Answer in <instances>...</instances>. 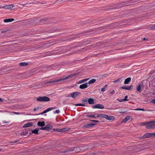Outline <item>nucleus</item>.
I'll use <instances>...</instances> for the list:
<instances>
[{"label":"nucleus","mask_w":155,"mask_h":155,"mask_svg":"<svg viewBox=\"0 0 155 155\" xmlns=\"http://www.w3.org/2000/svg\"><path fill=\"white\" fill-rule=\"evenodd\" d=\"M74 105L76 106H82L84 107L85 106V104H81V103L77 104H74Z\"/></svg>","instance_id":"obj_30"},{"label":"nucleus","mask_w":155,"mask_h":155,"mask_svg":"<svg viewBox=\"0 0 155 155\" xmlns=\"http://www.w3.org/2000/svg\"><path fill=\"white\" fill-rule=\"evenodd\" d=\"M37 101L40 102H47L50 101L49 97L46 96H39L36 99Z\"/></svg>","instance_id":"obj_2"},{"label":"nucleus","mask_w":155,"mask_h":155,"mask_svg":"<svg viewBox=\"0 0 155 155\" xmlns=\"http://www.w3.org/2000/svg\"><path fill=\"white\" fill-rule=\"evenodd\" d=\"M53 22H49V23H52Z\"/></svg>","instance_id":"obj_60"},{"label":"nucleus","mask_w":155,"mask_h":155,"mask_svg":"<svg viewBox=\"0 0 155 155\" xmlns=\"http://www.w3.org/2000/svg\"><path fill=\"white\" fill-rule=\"evenodd\" d=\"M153 134V136L154 137H155V132L152 133Z\"/></svg>","instance_id":"obj_55"},{"label":"nucleus","mask_w":155,"mask_h":155,"mask_svg":"<svg viewBox=\"0 0 155 155\" xmlns=\"http://www.w3.org/2000/svg\"><path fill=\"white\" fill-rule=\"evenodd\" d=\"M120 78H118L117 80L114 81L113 82L115 83H116V82L119 81H120Z\"/></svg>","instance_id":"obj_41"},{"label":"nucleus","mask_w":155,"mask_h":155,"mask_svg":"<svg viewBox=\"0 0 155 155\" xmlns=\"http://www.w3.org/2000/svg\"><path fill=\"white\" fill-rule=\"evenodd\" d=\"M39 129L38 128H36L32 131V133L33 134H38Z\"/></svg>","instance_id":"obj_23"},{"label":"nucleus","mask_w":155,"mask_h":155,"mask_svg":"<svg viewBox=\"0 0 155 155\" xmlns=\"http://www.w3.org/2000/svg\"><path fill=\"white\" fill-rule=\"evenodd\" d=\"M81 102L83 103L82 104H87L88 102V99H85L82 100L81 101Z\"/></svg>","instance_id":"obj_29"},{"label":"nucleus","mask_w":155,"mask_h":155,"mask_svg":"<svg viewBox=\"0 0 155 155\" xmlns=\"http://www.w3.org/2000/svg\"><path fill=\"white\" fill-rule=\"evenodd\" d=\"M120 113H123L125 112V111H120L119 112Z\"/></svg>","instance_id":"obj_58"},{"label":"nucleus","mask_w":155,"mask_h":155,"mask_svg":"<svg viewBox=\"0 0 155 155\" xmlns=\"http://www.w3.org/2000/svg\"><path fill=\"white\" fill-rule=\"evenodd\" d=\"M0 101H1L2 102L3 101V99L1 98H0Z\"/></svg>","instance_id":"obj_57"},{"label":"nucleus","mask_w":155,"mask_h":155,"mask_svg":"<svg viewBox=\"0 0 155 155\" xmlns=\"http://www.w3.org/2000/svg\"><path fill=\"white\" fill-rule=\"evenodd\" d=\"M120 88L126 90V87L125 86H122L121 87H120Z\"/></svg>","instance_id":"obj_44"},{"label":"nucleus","mask_w":155,"mask_h":155,"mask_svg":"<svg viewBox=\"0 0 155 155\" xmlns=\"http://www.w3.org/2000/svg\"><path fill=\"white\" fill-rule=\"evenodd\" d=\"M105 91V89L104 87H103L101 88V91L102 92H104Z\"/></svg>","instance_id":"obj_45"},{"label":"nucleus","mask_w":155,"mask_h":155,"mask_svg":"<svg viewBox=\"0 0 155 155\" xmlns=\"http://www.w3.org/2000/svg\"><path fill=\"white\" fill-rule=\"evenodd\" d=\"M60 129H59V128H56V129H54V131H58V132H60Z\"/></svg>","instance_id":"obj_42"},{"label":"nucleus","mask_w":155,"mask_h":155,"mask_svg":"<svg viewBox=\"0 0 155 155\" xmlns=\"http://www.w3.org/2000/svg\"><path fill=\"white\" fill-rule=\"evenodd\" d=\"M13 113L16 114H20V113L17 112H13Z\"/></svg>","instance_id":"obj_47"},{"label":"nucleus","mask_w":155,"mask_h":155,"mask_svg":"<svg viewBox=\"0 0 155 155\" xmlns=\"http://www.w3.org/2000/svg\"><path fill=\"white\" fill-rule=\"evenodd\" d=\"M33 123L32 122H29L25 124L23 126V127L25 128L30 127L33 126Z\"/></svg>","instance_id":"obj_15"},{"label":"nucleus","mask_w":155,"mask_h":155,"mask_svg":"<svg viewBox=\"0 0 155 155\" xmlns=\"http://www.w3.org/2000/svg\"><path fill=\"white\" fill-rule=\"evenodd\" d=\"M152 134V133H146L144 134L143 136L141 137L140 138V139H142L150 138L151 137H153Z\"/></svg>","instance_id":"obj_4"},{"label":"nucleus","mask_w":155,"mask_h":155,"mask_svg":"<svg viewBox=\"0 0 155 155\" xmlns=\"http://www.w3.org/2000/svg\"><path fill=\"white\" fill-rule=\"evenodd\" d=\"M76 75V74H71L68 75V76L65 77L64 78H62L59 79L55 80H52L49 81H48L46 82L45 83L46 84H50L52 83H53L57 82L59 81H61L65 80L74 77Z\"/></svg>","instance_id":"obj_1"},{"label":"nucleus","mask_w":155,"mask_h":155,"mask_svg":"<svg viewBox=\"0 0 155 155\" xmlns=\"http://www.w3.org/2000/svg\"><path fill=\"white\" fill-rule=\"evenodd\" d=\"M130 119V117L129 116H126L123 120V123H125L128 120H129Z\"/></svg>","instance_id":"obj_25"},{"label":"nucleus","mask_w":155,"mask_h":155,"mask_svg":"<svg viewBox=\"0 0 155 155\" xmlns=\"http://www.w3.org/2000/svg\"><path fill=\"white\" fill-rule=\"evenodd\" d=\"M148 125L146 127V128L150 129H153L155 128V124L152 125L151 124H150V125Z\"/></svg>","instance_id":"obj_16"},{"label":"nucleus","mask_w":155,"mask_h":155,"mask_svg":"<svg viewBox=\"0 0 155 155\" xmlns=\"http://www.w3.org/2000/svg\"><path fill=\"white\" fill-rule=\"evenodd\" d=\"M7 123H8V122H6L5 121H3V124H5Z\"/></svg>","instance_id":"obj_54"},{"label":"nucleus","mask_w":155,"mask_h":155,"mask_svg":"<svg viewBox=\"0 0 155 155\" xmlns=\"http://www.w3.org/2000/svg\"><path fill=\"white\" fill-rule=\"evenodd\" d=\"M154 72V71H152L151 72V73L152 74Z\"/></svg>","instance_id":"obj_59"},{"label":"nucleus","mask_w":155,"mask_h":155,"mask_svg":"<svg viewBox=\"0 0 155 155\" xmlns=\"http://www.w3.org/2000/svg\"><path fill=\"white\" fill-rule=\"evenodd\" d=\"M95 124H96L95 123L87 124H85L83 126V127H84L86 128H89L93 127L95 125Z\"/></svg>","instance_id":"obj_7"},{"label":"nucleus","mask_w":155,"mask_h":155,"mask_svg":"<svg viewBox=\"0 0 155 155\" xmlns=\"http://www.w3.org/2000/svg\"><path fill=\"white\" fill-rule=\"evenodd\" d=\"M76 52H74V53H76Z\"/></svg>","instance_id":"obj_61"},{"label":"nucleus","mask_w":155,"mask_h":155,"mask_svg":"<svg viewBox=\"0 0 155 155\" xmlns=\"http://www.w3.org/2000/svg\"><path fill=\"white\" fill-rule=\"evenodd\" d=\"M135 110H142V111H145L144 109H143L140 108L137 109H135Z\"/></svg>","instance_id":"obj_38"},{"label":"nucleus","mask_w":155,"mask_h":155,"mask_svg":"<svg viewBox=\"0 0 155 155\" xmlns=\"http://www.w3.org/2000/svg\"><path fill=\"white\" fill-rule=\"evenodd\" d=\"M127 97H128L127 96H126L125 97L124 99H121L120 100H118V101H119L120 102L124 101H128V100L127 99Z\"/></svg>","instance_id":"obj_27"},{"label":"nucleus","mask_w":155,"mask_h":155,"mask_svg":"<svg viewBox=\"0 0 155 155\" xmlns=\"http://www.w3.org/2000/svg\"><path fill=\"white\" fill-rule=\"evenodd\" d=\"M55 108H56L55 107H50V108H48L46 109L45 110H46L47 112H48L49 111L51 110H52L54 109H55Z\"/></svg>","instance_id":"obj_32"},{"label":"nucleus","mask_w":155,"mask_h":155,"mask_svg":"<svg viewBox=\"0 0 155 155\" xmlns=\"http://www.w3.org/2000/svg\"><path fill=\"white\" fill-rule=\"evenodd\" d=\"M110 93L111 94H114L115 93V91L113 90L112 91L110 92Z\"/></svg>","instance_id":"obj_52"},{"label":"nucleus","mask_w":155,"mask_h":155,"mask_svg":"<svg viewBox=\"0 0 155 155\" xmlns=\"http://www.w3.org/2000/svg\"><path fill=\"white\" fill-rule=\"evenodd\" d=\"M14 7V5L12 4H11L9 5H6L2 7H0V8H4L5 9H11Z\"/></svg>","instance_id":"obj_11"},{"label":"nucleus","mask_w":155,"mask_h":155,"mask_svg":"<svg viewBox=\"0 0 155 155\" xmlns=\"http://www.w3.org/2000/svg\"><path fill=\"white\" fill-rule=\"evenodd\" d=\"M96 81V80L95 79H92L89 81L88 83L89 84L94 83Z\"/></svg>","instance_id":"obj_28"},{"label":"nucleus","mask_w":155,"mask_h":155,"mask_svg":"<svg viewBox=\"0 0 155 155\" xmlns=\"http://www.w3.org/2000/svg\"><path fill=\"white\" fill-rule=\"evenodd\" d=\"M107 84H106L105 85H104V86L103 87H104V88H105L107 87Z\"/></svg>","instance_id":"obj_56"},{"label":"nucleus","mask_w":155,"mask_h":155,"mask_svg":"<svg viewBox=\"0 0 155 155\" xmlns=\"http://www.w3.org/2000/svg\"><path fill=\"white\" fill-rule=\"evenodd\" d=\"M155 123V121L152 120L145 122H142L140 124V125L144 126L146 125H150V124H153Z\"/></svg>","instance_id":"obj_6"},{"label":"nucleus","mask_w":155,"mask_h":155,"mask_svg":"<svg viewBox=\"0 0 155 155\" xmlns=\"http://www.w3.org/2000/svg\"><path fill=\"white\" fill-rule=\"evenodd\" d=\"M40 127H43L45 125V123L44 121H39L37 124Z\"/></svg>","instance_id":"obj_17"},{"label":"nucleus","mask_w":155,"mask_h":155,"mask_svg":"<svg viewBox=\"0 0 155 155\" xmlns=\"http://www.w3.org/2000/svg\"><path fill=\"white\" fill-rule=\"evenodd\" d=\"M104 118L107 120H114L115 117L114 116H108L105 114Z\"/></svg>","instance_id":"obj_8"},{"label":"nucleus","mask_w":155,"mask_h":155,"mask_svg":"<svg viewBox=\"0 0 155 155\" xmlns=\"http://www.w3.org/2000/svg\"><path fill=\"white\" fill-rule=\"evenodd\" d=\"M151 103L155 105V99L152 100L151 101Z\"/></svg>","instance_id":"obj_43"},{"label":"nucleus","mask_w":155,"mask_h":155,"mask_svg":"<svg viewBox=\"0 0 155 155\" xmlns=\"http://www.w3.org/2000/svg\"><path fill=\"white\" fill-rule=\"evenodd\" d=\"M131 78H130L129 77L126 78L124 81V84H128L131 81Z\"/></svg>","instance_id":"obj_19"},{"label":"nucleus","mask_w":155,"mask_h":155,"mask_svg":"<svg viewBox=\"0 0 155 155\" xmlns=\"http://www.w3.org/2000/svg\"><path fill=\"white\" fill-rule=\"evenodd\" d=\"M126 4H120V5H116V6H115V7H114V8H119L120 7H122V6L121 5H125Z\"/></svg>","instance_id":"obj_34"},{"label":"nucleus","mask_w":155,"mask_h":155,"mask_svg":"<svg viewBox=\"0 0 155 155\" xmlns=\"http://www.w3.org/2000/svg\"><path fill=\"white\" fill-rule=\"evenodd\" d=\"M105 115V114H98L96 117H103L104 118Z\"/></svg>","instance_id":"obj_26"},{"label":"nucleus","mask_w":155,"mask_h":155,"mask_svg":"<svg viewBox=\"0 0 155 155\" xmlns=\"http://www.w3.org/2000/svg\"><path fill=\"white\" fill-rule=\"evenodd\" d=\"M26 4H22L21 5H25Z\"/></svg>","instance_id":"obj_62"},{"label":"nucleus","mask_w":155,"mask_h":155,"mask_svg":"<svg viewBox=\"0 0 155 155\" xmlns=\"http://www.w3.org/2000/svg\"><path fill=\"white\" fill-rule=\"evenodd\" d=\"M143 40H144V41H148V39L147 38H143Z\"/></svg>","instance_id":"obj_53"},{"label":"nucleus","mask_w":155,"mask_h":155,"mask_svg":"<svg viewBox=\"0 0 155 155\" xmlns=\"http://www.w3.org/2000/svg\"><path fill=\"white\" fill-rule=\"evenodd\" d=\"M38 107V108L37 109H36V108H34L33 109V111H35L37 109H38V107Z\"/></svg>","instance_id":"obj_50"},{"label":"nucleus","mask_w":155,"mask_h":155,"mask_svg":"<svg viewBox=\"0 0 155 155\" xmlns=\"http://www.w3.org/2000/svg\"><path fill=\"white\" fill-rule=\"evenodd\" d=\"M60 111L59 110H56L55 111H54V114H56V113L58 114L60 113Z\"/></svg>","instance_id":"obj_39"},{"label":"nucleus","mask_w":155,"mask_h":155,"mask_svg":"<svg viewBox=\"0 0 155 155\" xmlns=\"http://www.w3.org/2000/svg\"><path fill=\"white\" fill-rule=\"evenodd\" d=\"M6 69V68L3 67L0 70V71H1V70H5V69Z\"/></svg>","instance_id":"obj_51"},{"label":"nucleus","mask_w":155,"mask_h":155,"mask_svg":"<svg viewBox=\"0 0 155 155\" xmlns=\"http://www.w3.org/2000/svg\"><path fill=\"white\" fill-rule=\"evenodd\" d=\"M86 116L87 117H89L91 118H94V119H95L97 118V117H96L95 116V115L94 114H91L87 115Z\"/></svg>","instance_id":"obj_22"},{"label":"nucleus","mask_w":155,"mask_h":155,"mask_svg":"<svg viewBox=\"0 0 155 155\" xmlns=\"http://www.w3.org/2000/svg\"><path fill=\"white\" fill-rule=\"evenodd\" d=\"M52 127H49L48 126H47L45 127H42L40 128V130H45L48 131H49L51 129Z\"/></svg>","instance_id":"obj_13"},{"label":"nucleus","mask_w":155,"mask_h":155,"mask_svg":"<svg viewBox=\"0 0 155 155\" xmlns=\"http://www.w3.org/2000/svg\"><path fill=\"white\" fill-rule=\"evenodd\" d=\"M28 134V132H23V134H22L24 135H25L26 134Z\"/></svg>","instance_id":"obj_46"},{"label":"nucleus","mask_w":155,"mask_h":155,"mask_svg":"<svg viewBox=\"0 0 155 155\" xmlns=\"http://www.w3.org/2000/svg\"><path fill=\"white\" fill-rule=\"evenodd\" d=\"M91 31L90 30H88L87 31H84L82 32L81 34H85L87 33H88V32H90Z\"/></svg>","instance_id":"obj_35"},{"label":"nucleus","mask_w":155,"mask_h":155,"mask_svg":"<svg viewBox=\"0 0 155 155\" xmlns=\"http://www.w3.org/2000/svg\"><path fill=\"white\" fill-rule=\"evenodd\" d=\"M47 113V112L46 110H45L43 112H42L41 114H38V115H40V114H44L45 113Z\"/></svg>","instance_id":"obj_40"},{"label":"nucleus","mask_w":155,"mask_h":155,"mask_svg":"<svg viewBox=\"0 0 155 155\" xmlns=\"http://www.w3.org/2000/svg\"><path fill=\"white\" fill-rule=\"evenodd\" d=\"M88 83H85L80 85L79 87L81 89H84L87 88L88 87Z\"/></svg>","instance_id":"obj_9"},{"label":"nucleus","mask_w":155,"mask_h":155,"mask_svg":"<svg viewBox=\"0 0 155 155\" xmlns=\"http://www.w3.org/2000/svg\"><path fill=\"white\" fill-rule=\"evenodd\" d=\"M88 102L90 104H93L96 103L94 100L92 98H90L88 99Z\"/></svg>","instance_id":"obj_12"},{"label":"nucleus","mask_w":155,"mask_h":155,"mask_svg":"<svg viewBox=\"0 0 155 155\" xmlns=\"http://www.w3.org/2000/svg\"><path fill=\"white\" fill-rule=\"evenodd\" d=\"M69 130V129H68L66 128H64L60 129V132H64L68 131Z\"/></svg>","instance_id":"obj_21"},{"label":"nucleus","mask_w":155,"mask_h":155,"mask_svg":"<svg viewBox=\"0 0 155 155\" xmlns=\"http://www.w3.org/2000/svg\"><path fill=\"white\" fill-rule=\"evenodd\" d=\"M14 20L13 18L6 19L4 20V21L5 22H10L13 21Z\"/></svg>","instance_id":"obj_20"},{"label":"nucleus","mask_w":155,"mask_h":155,"mask_svg":"<svg viewBox=\"0 0 155 155\" xmlns=\"http://www.w3.org/2000/svg\"><path fill=\"white\" fill-rule=\"evenodd\" d=\"M28 63L27 62H21L19 64V66H26L28 65Z\"/></svg>","instance_id":"obj_18"},{"label":"nucleus","mask_w":155,"mask_h":155,"mask_svg":"<svg viewBox=\"0 0 155 155\" xmlns=\"http://www.w3.org/2000/svg\"><path fill=\"white\" fill-rule=\"evenodd\" d=\"M1 150V149H0V151Z\"/></svg>","instance_id":"obj_63"},{"label":"nucleus","mask_w":155,"mask_h":155,"mask_svg":"<svg viewBox=\"0 0 155 155\" xmlns=\"http://www.w3.org/2000/svg\"><path fill=\"white\" fill-rule=\"evenodd\" d=\"M89 79H83V80H81L79 81L78 82H77L78 84H81V83H83L84 82L87 81Z\"/></svg>","instance_id":"obj_24"},{"label":"nucleus","mask_w":155,"mask_h":155,"mask_svg":"<svg viewBox=\"0 0 155 155\" xmlns=\"http://www.w3.org/2000/svg\"><path fill=\"white\" fill-rule=\"evenodd\" d=\"M131 5V4H129V5Z\"/></svg>","instance_id":"obj_64"},{"label":"nucleus","mask_w":155,"mask_h":155,"mask_svg":"<svg viewBox=\"0 0 155 155\" xmlns=\"http://www.w3.org/2000/svg\"><path fill=\"white\" fill-rule=\"evenodd\" d=\"M90 121L92 122H94L95 123H99V121L98 120H91Z\"/></svg>","instance_id":"obj_37"},{"label":"nucleus","mask_w":155,"mask_h":155,"mask_svg":"<svg viewBox=\"0 0 155 155\" xmlns=\"http://www.w3.org/2000/svg\"><path fill=\"white\" fill-rule=\"evenodd\" d=\"M141 89V85L140 84L137 87V91L140 92V90Z\"/></svg>","instance_id":"obj_33"},{"label":"nucleus","mask_w":155,"mask_h":155,"mask_svg":"<svg viewBox=\"0 0 155 155\" xmlns=\"http://www.w3.org/2000/svg\"><path fill=\"white\" fill-rule=\"evenodd\" d=\"M133 87V86L132 85H131L130 86H128L126 87V90H130L132 89V88Z\"/></svg>","instance_id":"obj_31"},{"label":"nucleus","mask_w":155,"mask_h":155,"mask_svg":"<svg viewBox=\"0 0 155 155\" xmlns=\"http://www.w3.org/2000/svg\"><path fill=\"white\" fill-rule=\"evenodd\" d=\"M81 94L80 92H74L71 94V97L74 98H75L79 95Z\"/></svg>","instance_id":"obj_10"},{"label":"nucleus","mask_w":155,"mask_h":155,"mask_svg":"<svg viewBox=\"0 0 155 155\" xmlns=\"http://www.w3.org/2000/svg\"><path fill=\"white\" fill-rule=\"evenodd\" d=\"M18 142V140H16L14 141H11L10 142V143H16Z\"/></svg>","instance_id":"obj_48"},{"label":"nucleus","mask_w":155,"mask_h":155,"mask_svg":"<svg viewBox=\"0 0 155 155\" xmlns=\"http://www.w3.org/2000/svg\"><path fill=\"white\" fill-rule=\"evenodd\" d=\"M92 107L93 108L103 109L104 108V106L102 104H96L94 106H92Z\"/></svg>","instance_id":"obj_5"},{"label":"nucleus","mask_w":155,"mask_h":155,"mask_svg":"<svg viewBox=\"0 0 155 155\" xmlns=\"http://www.w3.org/2000/svg\"><path fill=\"white\" fill-rule=\"evenodd\" d=\"M51 19L48 18H43L40 20L41 23H44L50 21Z\"/></svg>","instance_id":"obj_14"},{"label":"nucleus","mask_w":155,"mask_h":155,"mask_svg":"<svg viewBox=\"0 0 155 155\" xmlns=\"http://www.w3.org/2000/svg\"><path fill=\"white\" fill-rule=\"evenodd\" d=\"M7 31L6 30L2 31H1V33H5V32H6Z\"/></svg>","instance_id":"obj_49"},{"label":"nucleus","mask_w":155,"mask_h":155,"mask_svg":"<svg viewBox=\"0 0 155 155\" xmlns=\"http://www.w3.org/2000/svg\"><path fill=\"white\" fill-rule=\"evenodd\" d=\"M150 29L155 30V24L153 25H152L151 27H150Z\"/></svg>","instance_id":"obj_36"},{"label":"nucleus","mask_w":155,"mask_h":155,"mask_svg":"<svg viewBox=\"0 0 155 155\" xmlns=\"http://www.w3.org/2000/svg\"><path fill=\"white\" fill-rule=\"evenodd\" d=\"M79 149V148L78 147L70 148L68 149L65 150L63 152L66 153L67 152H69L73 151H75V152H78V151H77V150H78V149Z\"/></svg>","instance_id":"obj_3"}]
</instances>
